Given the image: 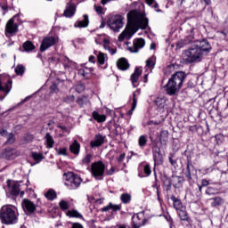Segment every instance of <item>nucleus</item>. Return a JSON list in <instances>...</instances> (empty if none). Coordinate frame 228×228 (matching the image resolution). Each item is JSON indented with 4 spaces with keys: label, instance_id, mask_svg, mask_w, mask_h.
Instances as JSON below:
<instances>
[{
    "label": "nucleus",
    "instance_id": "f257e3e1",
    "mask_svg": "<svg viewBox=\"0 0 228 228\" xmlns=\"http://www.w3.org/2000/svg\"><path fill=\"white\" fill-rule=\"evenodd\" d=\"M126 17L127 23L125 30L118 36V42H124L126 38L129 40L138 29H147L149 28V18L136 10L130 11Z\"/></svg>",
    "mask_w": 228,
    "mask_h": 228
},
{
    "label": "nucleus",
    "instance_id": "f03ea898",
    "mask_svg": "<svg viewBox=\"0 0 228 228\" xmlns=\"http://www.w3.org/2000/svg\"><path fill=\"white\" fill-rule=\"evenodd\" d=\"M211 44L208 39L196 40L188 50L183 52V60L187 63L200 61L205 54L211 53Z\"/></svg>",
    "mask_w": 228,
    "mask_h": 228
},
{
    "label": "nucleus",
    "instance_id": "7ed1b4c3",
    "mask_svg": "<svg viewBox=\"0 0 228 228\" xmlns=\"http://www.w3.org/2000/svg\"><path fill=\"white\" fill-rule=\"evenodd\" d=\"M19 214L15 208L10 205H4L0 209V220L5 225H13L17 224Z\"/></svg>",
    "mask_w": 228,
    "mask_h": 228
},
{
    "label": "nucleus",
    "instance_id": "20e7f679",
    "mask_svg": "<svg viewBox=\"0 0 228 228\" xmlns=\"http://www.w3.org/2000/svg\"><path fill=\"white\" fill-rule=\"evenodd\" d=\"M64 175H66L65 186H67L69 190H77V187L81 186L83 180L78 175L74 173H68L64 174Z\"/></svg>",
    "mask_w": 228,
    "mask_h": 228
},
{
    "label": "nucleus",
    "instance_id": "39448f33",
    "mask_svg": "<svg viewBox=\"0 0 228 228\" xmlns=\"http://www.w3.org/2000/svg\"><path fill=\"white\" fill-rule=\"evenodd\" d=\"M106 170V166L102 161L94 162L91 165V174L96 181H102V175H104V171Z\"/></svg>",
    "mask_w": 228,
    "mask_h": 228
},
{
    "label": "nucleus",
    "instance_id": "423d86ee",
    "mask_svg": "<svg viewBox=\"0 0 228 228\" xmlns=\"http://www.w3.org/2000/svg\"><path fill=\"white\" fill-rule=\"evenodd\" d=\"M107 24L112 31L118 32L124 28V18L122 15H113L108 20Z\"/></svg>",
    "mask_w": 228,
    "mask_h": 228
},
{
    "label": "nucleus",
    "instance_id": "0eeeda50",
    "mask_svg": "<svg viewBox=\"0 0 228 228\" xmlns=\"http://www.w3.org/2000/svg\"><path fill=\"white\" fill-rule=\"evenodd\" d=\"M183 174L189 183H191L193 179H197V169H195V167H193L190 160H187V166Z\"/></svg>",
    "mask_w": 228,
    "mask_h": 228
},
{
    "label": "nucleus",
    "instance_id": "6e6552de",
    "mask_svg": "<svg viewBox=\"0 0 228 228\" xmlns=\"http://www.w3.org/2000/svg\"><path fill=\"white\" fill-rule=\"evenodd\" d=\"M21 206H22L24 212L28 216L33 215V213H35V211H37V205H35V203H33V201H31L28 199H24L22 200Z\"/></svg>",
    "mask_w": 228,
    "mask_h": 228
},
{
    "label": "nucleus",
    "instance_id": "1a4fd4ad",
    "mask_svg": "<svg viewBox=\"0 0 228 228\" xmlns=\"http://www.w3.org/2000/svg\"><path fill=\"white\" fill-rule=\"evenodd\" d=\"M20 152L17 151L15 148H6L2 153L1 158L7 160L15 159Z\"/></svg>",
    "mask_w": 228,
    "mask_h": 228
},
{
    "label": "nucleus",
    "instance_id": "9d476101",
    "mask_svg": "<svg viewBox=\"0 0 228 228\" xmlns=\"http://www.w3.org/2000/svg\"><path fill=\"white\" fill-rule=\"evenodd\" d=\"M186 73L183 71H176L173 74L170 79L176 84L180 88H183V83H184V79H186Z\"/></svg>",
    "mask_w": 228,
    "mask_h": 228
},
{
    "label": "nucleus",
    "instance_id": "9b49d317",
    "mask_svg": "<svg viewBox=\"0 0 228 228\" xmlns=\"http://www.w3.org/2000/svg\"><path fill=\"white\" fill-rule=\"evenodd\" d=\"M56 44V37H46L43 39L40 45V52L45 53L49 47H53Z\"/></svg>",
    "mask_w": 228,
    "mask_h": 228
},
{
    "label": "nucleus",
    "instance_id": "f8f14e48",
    "mask_svg": "<svg viewBox=\"0 0 228 228\" xmlns=\"http://www.w3.org/2000/svg\"><path fill=\"white\" fill-rule=\"evenodd\" d=\"M166 92L168 95H175V94H179V90L181 87L175 84L170 78L167 85L165 86Z\"/></svg>",
    "mask_w": 228,
    "mask_h": 228
},
{
    "label": "nucleus",
    "instance_id": "ddd939ff",
    "mask_svg": "<svg viewBox=\"0 0 228 228\" xmlns=\"http://www.w3.org/2000/svg\"><path fill=\"white\" fill-rule=\"evenodd\" d=\"M152 154L155 165H163V154L158 145L152 147Z\"/></svg>",
    "mask_w": 228,
    "mask_h": 228
},
{
    "label": "nucleus",
    "instance_id": "4468645a",
    "mask_svg": "<svg viewBox=\"0 0 228 228\" xmlns=\"http://www.w3.org/2000/svg\"><path fill=\"white\" fill-rule=\"evenodd\" d=\"M145 46V39L137 38L134 40L133 46L128 47L130 53H138L140 49H143Z\"/></svg>",
    "mask_w": 228,
    "mask_h": 228
},
{
    "label": "nucleus",
    "instance_id": "2eb2a0df",
    "mask_svg": "<svg viewBox=\"0 0 228 228\" xmlns=\"http://www.w3.org/2000/svg\"><path fill=\"white\" fill-rule=\"evenodd\" d=\"M7 186L10 190L11 195L12 197L19 196V193H20V184H19V182H12L10 180L7 181Z\"/></svg>",
    "mask_w": 228,
    "mask_h": 228
},
{
    "label": "nucleus",
    "instance_id": "dca6fc26",
    "mask_svg": "<svg viewBox=\"0 0 228 228\" xmlns=\"http://www.w3.org/2000/svg\"><path fill=\"white\" fill-rule=\"evenodd\" d=\"M104 140H106V135H102V134H97L94 136V140L91 141L90 145L94 149L95 147H101L104 143Z\"/></svg>",
    "mask_w": 228,
    "mask_h": 228
},
{
    "label": "nucleus",
    "instance_id": "f3484780",
    "mask_svg": "<svg viewBox=\"0 0 228 228\" xmlns=\"http://www.w3.org/2000/svg\"><path fill=\"white\" fill-rule=\"evenodd\" d=\"M17 28L19 27L17 26V24H15L13 18H12L11 20H8L6 24L5 31L12 35L13 33H17Z\"/></svg>",
    "mask_w": 228,
    "mask_h": 228
},
{
    "label": "nucleus",
    "instance_id": "a211bd4d",
    "mask_svg": "<svg viewBox=\"0 0 228 228\" xmlns=\"http://www.w3.org/2000/svg\"><path fill=\"white\" fill-rule=\"evenodd\" d=\"M76 14V4L68 3L64 11V17H74Z\"/></svg>",
    "mask_w": 228,
    "mask_h": 228
},
{
    "label": "nucleus",
    "instance_id": "6ab92c4d",
    "mask_svg": "<svg viewBox=\"0 0 228 228\" xmlns=\"http://www.w3.org/2000/svg\"><path fill=\"white\" fill-rule=\"evenodd\" d=\"M12 79H9L5 84L3 85V82L0 81V92H4L5 95L10 94V90H12Z\"/></svg>",
    "mask_w": 228,
    "mask_h": 228
},
{
    "label": "nucleus",
    "instance_id": "aec40b11",
    "mask_svg": "<svg viewBox=\"0 0 228 228\" xmlns=\"http://www.w3.org/2000/svg\"><path fill=\"white\" fill-rule=\"evenodd\" d=\"M21 53H32V51H35L36 46L31 41H26L22 45Z\"/></svg>",
    "mask_w": 228,
    "mask_h": 228
},
{
    "label": "nucleus",
    "instance_id": "412c9836",
    "mask_svg": "<svg viewBox=\"0 0 228 228\" xmlns=\"http://www.w3.org/2000/svg\"><path fill=\"white\" fill-rule=\"evenodd\" d=\"M170 199H171V200L173 202V206H174L175 209H176V211H180L181 209H183L184 208V206L183 205V201H181V200L179 198H176L175 196L172 195Z\"/></svg>",
    "mask_w": 228,
    "mask_h": 228
},
{
    "label": "nucleus",
    "instance_id": "4be33fe9",
    "mask_svg": "<svg viewBox=\"0 0 228 228\" xmlns=\"http://www.w3.org/2000/svg\"><path fill=\"white\" fill-rule=\"evenodd\" d=\"M117 67L119 69V70H127L129 69V62L127 61V59L121 58L117 61Z\"/></svg>",
    "mask_w": 228,
    "mask_h": 228
},
{
    "label": "nucleus",
    "instance_id": "5701e85b",
    "mask_svg": "<svg viewBox=\"0 0 228 228\" xmlns=\"http://www.w3.org/2000/svg\"><path fill=\"white\" fill-rule=\"evenodd\" d=\"M145 219H141L139 215H137L136 216H134L132 217L133 227L140 228L142 227V225H145V223H143Z\"/></svg>",
    "mask_w": 228,
    "mask_h": 228
},
{
    "label": "nucleus",
    "instance_id": "b1692460",
    "mask_svg": "<svg viewBox=\"0 0 228 228\" xmlns=\"http://www.w3.org/2000/svg\"><path fill=\"white\" fill-rule=\"evenodd\" d=\"M84 20L77 21L74 25L75 28H88L90 20H88L87 14H84Z\"/></svg>",
    "mask_w": 228,
    "mask_h": 228
},
{
    "label": "nucleus",
    "instance_id": "393cba45",
    "mask_svg": "<svg viewBox=\"0 0 228 228\" xmlns=\"http://www.w3.org/2000/svg\"><path fill=\"white\" fill-rule=\"evenodd\" d=\"M210 200H212V202H211L212 208H218V207L224 206V204H225V200H224V198H222V197H215V198L210 199Z\"/></svg>",
    "mask_w": 228,
    "mask_h": 228
},
{
    "label": "nucleus",
    "instance_id": "a878e982",
    "mask_svg": "<svg viewBox=\"0 0 228 228\" xmlns=\"http://www.w3.org/2000/svg\"><path fill=\"white\" fill-rule=\"evenodd\" d=\"M140 76H142V69L140 68H136L134 72L131 75V81H132V85L134 86H134L135 83H138V79L140 77Z\"/></svg>",
    "mask_w": 228,
    "mask_h": 228
},
{
    "label": "nucleus",
    "instance_id": "bb28decb",
    "mask_svg": "<svg viewBox=\"0 0 228 228\" xmlns=\"http://www.w3.org/2000/svg\"><path fill=\"white\" fill-rule=\"evenodd\" d=\"M0 134L2 136H8L6 143H8L9 145H12V143H13V142H15V138L13 137V134H8V131L2 129L0 130Z\"/></svg>",
    "mask_w": 228,
    "mask_h": 228
},
{
    "label": "nucleus",
    "instance_id": "cd10ccee",
    "mask_svg": "<svg viewBox=\"0 0 228 228\" xmlns=\"http://www.w3.org/2000/svg\"><path fill=\"white\" fill-rule=\"evenodd\" d=\"M162 183L164 188H166V191H170V190H172V180H170L167 175L162 176Z\"/></svg>",
    "mask_w": 228,
    "mask_h": 228
},
{
    "label": "nucleus",
    "instance_id": "c85d7f7f",
    "mask_svg": "<svg viewBox=\"0 0 228 228\" xmlns=\"http://www.w3.org/2000/svg\"><path fill=\"white\" fill-rule=\"evenodd\" d=\"M45 139L46 140L45 143L47 149H53V147H54V139L53 138V135H51V134L47 132L45 134Z\"/></svg>",
    "mask_w": 228,
    "mask_h": 228
},
{
    "label": "nucleus",
    "instance_id": "c756f323",
    "mask_svg": "<svg viewBox=\"0 0 228 228\" xmlns=\"http://www.w3.org/2000/svg\"><path fill=\"white\" fill-rule=\"evenodd\" d=\"M178 213V216L181 220H183V222H191V219L190 218V216H188V212H186V210H177Z\"/></svg>",
    "mask_w": 228,
    "mask_h": 228
},
{
    "label": "nucleus",
    "instance_id": "7c9ffc66",
    "mask_svg": "<svg viewBox=\"0 0 228 228\" xmlns=\"http://www.w3.org/2000/svg\"><path fill=\"white\" fill-rule=\"evenodd\" d=\"M79 149H81V145L77 141H74L73 143L69 146L70 152L76 156L79 154Z\"/></svg>",
    "mask_w": 228,
    "mask_h": 228
},
{
    "label": "nucleus",
    "instance_id": "2f4dec72",
    "mask_svg": "<svg viewBox=\"0 0 228 228\" xmlns=\"http://www.w3.org/2000/svg\"><path fill=\"white\" fill-rule=\"evenodd\" d=\"M103 47L112 55L117 53V48H110L109 39H103Z\"/></svg>",
    "mask_w": 228,
    "mask_h": 228
},
{
    "label": "nucleus",
    "instance_id": "473e14b6",
    "mask_svg": "<svg viewBox=\"0 0 228 228\" xmlns=\"http://www.w3.org/2000/svg\"><path fill=\"white\" fill-rule=\"evenodd\" d=\"M93 118L96 120V122H106V115H101L97 111L93 112Z\"/></svg>",
    "mask_w": 228,
    "mask_h": 228
},
{
    "label": "nucleus",
    "instance_id": "72a5a7b5",
    "mask_svg": "<svg viewBox=\"0 0 228 228\" xmlns=\"http://www.w3.org/2000/svg\"><path fill=\"white\" fill-rule=\"evenodd\" d=\"M155 104L156 106H158L159 108H165V106H167V98L165 97H158L155 100Z\"/></svg>",
    "mask_w": 228,
    "mask_h": 228
},
{
    "label": "nucleus",
    "instance_id": "f704fd0d",
    "mask_svg": "<svg viewBox=\"0 0 228 228\" xmlns=\"http://www.w3.org/2000/svg\"><path fill=\"white\" fill-rule=\"evenodd\" d=\"M45 197L48 199V200H54V199L57 197V194L54 190L50 189L45 192Z\"/></svg>",
    "mask_w": 228,
    "mask_h": 228
},
{
    "label": "nucleus",
    "instance_id": "c9c22d12",
    "mask_svg": "<svg viewBox=\"0 0 228 228\" xmlns=\"http://www.w3.org/2000/svg\"><path fill=\"white\" fill-rule=\"evenodd\" d=\"M120 200L123 204H129L131 202V194L127 192L121 194Z\"/></svg>",
    "mask_w": 228,
    "mask_h": 228
},
{
    "label": "nucleus",
    "instance_id": "e433bc0d",
    "mask_svg": "<svg viewBox=\"0 0 228 228\" xmlns=\"http://www.w3.org/2000/svg\"><path fill=\"white\" fill-rule=\"evenodd\" d=\"M24 72H26V68L22 64H19L15 68V73L17 76H24Z\"/></svg>",
    "mask_w": 228,
    "mask_h": 228
},
{
    "label": "nucleus",
    "instance_id": "4c0bfd02",
    "mask_svg": "<svg viewBox=\"0 0 228 228\" xmlns=\"http://www.w3.org/2000/svg\"><path fill=\"white\" fill-rule=\"evenodd\" d=\"M68 216H71L73 218H83V215L77 212V210H69L67 213Z\"/></svg>",
    "mask_w": 228,
    "mask_h": 228
},
{
    "label": "nucleus",
    "instance_id": "58836bf2",
    "mask_svg": "<svg viewBox=\"0 0 228 228\" xmlns=\"http://www.w3.org/2000/svg\"><path fill=\"white\" fill-rule=\"evenodd\" d=\"M86 102H88V98L86 96H80L77 99V103L80 108H83Z\"/></svg>",
    "mask_w": 228,
    "mask_h": 228
},
{
    "label": "nucleus",
    "instance_id": "ea45409f",
    "mask_svg": "<svg viewBox=\"0 0 228 228\" xmlns=\"http://www.w3.org/2000/svg\"><path fill=\"white\" fill-rule=\"evenodd\" d=\"M32 158L35 161H37V163H40L45 157L42 153L32 152Z\"/></svg>",
    "mask_w": 228,
    "mask_h": 228
},
{
    "label": "nucleus",
    "instance_id": "a19ab883",
    "mask_svg": "<svg viewBox=\"0 0 228 228\" xmlns=\"http://www.w3.org/2000/svg\"><path fill=\"white\" fill-rule=\"evenodd\" d=\"M156 0H146L147 4H149V6H152L153 4V8L156 10V12H161V9L159 8V4H158V3L155 2Z\"/></svg>",
    "mask_w": 228,
    "mask_h": 228
},
{
    "label": "nucleus",
    "instance_id": "79ce46f5",
    "mask_svg": "<svg viewBox=\"0 0 228 228\" xmlns=\"http://www.w3.org/2000/svg\"><path fill=\"white\" fill-rule=\"evenodd\" d=\"M139 147L143 149L147 145V137L145 135H141L138 140Z\"/></svg>",
    "mask_w": 228,
    "mask_h": 228
},
{
    "label": "nucleus",
    "instance_id": "37998d69",
    "mask_svg": "<svg viewBox=\"0 0 228 228\" xmlns=\"http://www.w3.org/2000/svg\"><path fill=\"white\" fill-rule=\"evenodd\" d=\"M97 61L100 65H104L106 61V57H104V53L102 52H99L97 55Z\"/></svg>",
    "mask_w": 228,
    "mask_h": 228
},
{
    "label": "nucleus",
    "instance_id": "c03bdc74",
    "mask_svg": "<svg viewBox=\"0 0 228 228\" xmlns=\"http://www.w3.org/2000/svg\"><path fill=\"white\" fill-rule=\"evenodd\" d=\"M160 142H168V131L164 130L160 133Z\"/></svg>",
    "mask_w": 228,
    "mask_h": 228
},
{
    "label": "nucleus",
    "instance_id": "a18cd8bd",
    "mask_svg": "<svg viewBox=\"0 0 228 228\" xmlns=\"http://www.w3.org/2000/svg\"><path fill=\"white\" fill-rule=\"evenodd\" d=\"M59 206L62 211H67V209H69V202H67L63 200L60 201Z\"/></svg>",
    "mask_w": 228,
    "mask_h": 228
},
{
    "label": "nucleus",
    "instance_id": "49530a36",
    "mask_svg": "<svg viewBox=\"0 0 228 228\" xmlns=\"http://www.w3.org/2000/svg\"><path fill=\"white\" fill-rule=\"evenodd\" d=\"M143 172L146 175V177H149L151 174H152V170L151 169V165L147 164L143 167Z\"/></svg>",
    "mask_w": 228,
    "mask_h": 228
},
{
    "label": "nucleus",
    "instance_id": "de8ad7c7",
    "mask_svg": "<svg viewBox=\"0 0 228 228\" xmlns=\"http://www.w3.org/2000/svg\"><path fill=\"white\" fill-rule=\"evenodd\" d=\"M138 102V99H136V93L133 94V102H132V111L136 110V104Z\"/></svg>",
    "mask_w": 228,
    "mask_h": 228
},
{
    "label": "nucleus",
    "instance_id": "09e8293b",
    "mask_svg": "<svg viewBox=\"0 0 228 228\" xmlns=\"http://www.w3.org/2000/svg\"><path fill=\"white\" fill-rule=\"evenodd\" d=\"M75 90L77 94H82V92H85V86L83 84H78L76 86Z\"/></svg>",
    "mask_w": 228,
    "mask_h": 228
},
{
    "label": "nucleus",
    "instance_id": "8fccbe9b",
    "mask_svg": "<svg viewBox=\"0 0 228 228\" xmlns=\"http://www.w3.org/2000/svg\"><path fill=\"white\" fill-rule=\"evenodd\" d=\"M74 99H76L74 95H69V96L64 97L63 102H67L68 104H70V102H74Z\"/></svg>",
    "mask_w": 228,
    "mask_h": 228
},
{
    "label": "nucleus",
    "instance_id": "3c124183",
    "mask_svg": "<svg viewBox=\"0 0 228 228\" xmlns=\"http://www.w3.org/2000/svg\"><path fill=\"white\" fill-rule=\"evenodd\" d=\"M216 193V190L213 187H208L206 190L207 195H215Z\"/></svg>",
    "mask_w": 228,
    "mask_h": 228
},
{
    "label": "nucleus",
    "instance_id": "603ef678",
    "mask_svg": "<svg viewBox=\"0 0 228 228\" xmlns=\"http://www.w3.org/2000/svg\"><path fill=\"white\" fill-rule=\"evenodd\" d=\"M83 163L86 165H88V163H90V161H92V155L87 154L84 159H83Z\"/></svg>",
    "mask_w": 228,
    "mask_h": 228
},
{
    "label": "nucleus",
    "instance_id": "864d4df0",
    "mask_svg": "<svg viewBox=\"0 0 228 228\" xmlns=\"http://www.w3.org/2000/svg\"><path fill=\"white\" fill-rule=\"evenodd\" d=\"M59 156H67V148H61L57 151Z\"/></svg>",
    "mask_w": 228,
    "mask_h": 228
},
{
    "label": "nucleus",
    "instance_id": "5fc2aeb1",
    "mask_svg": "<svg viewBox=\"0 0 228 228\" xmlns=\"http://www.w3.org/2000/svg\"><path fill=\"white\" fill-rule=\"evenodd\" d=\"M50 90H51V92H53L54 94H58V85L56 83H53L50 86Z\"/></svg>",
    "mask_w": 228,
    "mask_h": 228
},
{
    "label": "nucleus",
    "instance_id": "6e6d98bb",
    "mask_svg": "<svg viewBox=\"0 0 228 228\" xmlns=\"http://www.w3.org/2000/svg\"><path fill=\"white\" fill-rule=\"evenodd\" d=\"M110 209H112V211H120V209H122V206L121 205H113V203H111Z\"/></svg>",
    "mask_w": 228,
    "mask_h": 228
},
{
    "label": "nucleus",
    "instance_id": "4d7b16f0",
    "mask_svg": "<svg viewBox=\"0 0 228 228\" xmlns=\"http://www.w3.org/2000/svg\"><path fill=\"white\" fill-rule=\"evenodd\" d=\"M146 66L149 68V69H152V67H154V61H152V59H148L146 61Z\"/></svg>",
    "mask_w": 228,
    "mask_h": 228
},
{
    "label": "nucleus",
    "instance_id": "13d9d810",
    "mask_svg": "<svg viewBox=\"0 0 228 228\" xmlns=\"http://www.w3.org/2000/svg\"><path fill=\"white\" fill-rule=\"evenodd\" d=\"M94 10L98 15L102 14V6L101 5H94Z\"/></svg>",
    "mask_w": 228,
    "mask_h": 228
},
{
    "label": "nucleus",
    "instance_id": "bf43d9fd",
    "mask_svg": "<svg viewBox=\"0 0 228 228\" xmlns=\"http://www.w3.org/2000/svg\"><path fill=\"white\" fill-rule=\"evenodd\" d=\"M166 220L168 222L170 228L174 227V219L170 216H166Z\"/></svg>",
    "mask_w": 228,
    "mask_h": 228
},
{
    "label": "nucleus",
    "instance_id": "052dcab7",
    "mask_svg": "<svg viewBox=\"0 0 228 228\" xmlns=\"http://www.w3.org/2000/svg\"><path fill=\"white\" fill-rule=\"evenodd\" d=\"M173 158H174V155L168 158L169 163L172 165V167H175L177 165V160L174 159Z\"/></svg>",
    "mask_w": 228,
    "mask_h": 228
},
{
    "label": "nucleus",
    "instance_id": "680f3d73",
    "mask_svg": "<svg viewBox=\"0 0 228 228\" xmlns=\"http://www.w3.org/2000/svg\"><path fill=\"white\" fill-rule=\"evenodd\" d=\"M119 129H122V127L120 126H115V130H114L115 136H118V134H120Z\"/></svg>",
    "mask_w": 228,
    "mask_h": 228
},
{
    "label": "nucleus",
    "instance_id": "e2e57ef3",
    "mask_svg": "<svg viewBox=\"0 0 228 228\" xmlns=\"http://www.w3.org/2000/svg\"><path fill=\"white\" fill-rule=\"evenodd\" d=\"M110 209H111V202L109 203L108 206L102 208V213H106V212L110 211Z\"/></svg>",
    "mask_w": 228,
    "mask_h": 228
},
{
    "label": "nucleus",
    "instance_id": "0e129e2a",
    "mask_svg": "<svg viewBox=\"0 0 228 228\" xmlns=\"http://www.w3.org/2000/svg\"><path fill=\"white\" fill-rule=\"evenodd\" d=\"M198 129L199 126H197V125H193L189 127V131H191V133H195L196 131H198Z\"/></svg>",
    "mask_w": 228,
    "mask_h": 228
},
{
    "label": "nucleus",
    "instance_id": "69168bd1",
    "mask_svg": "<svg viewBox=\"0 0 228 228\" xmlns=\"http://www.w3.org/2000/svg\"><path fill=\"white\" fill-rule=\"evenodd\" d=\"M124 159H126V153L120 154L119 157L118 158V163H122V161H124Z\"/></svg>",
    "mask_w": 228,
    "mask_h": 228
},
{
    "label": "nucleus",
    "instance_id": "338daca9",
    "mask_svg": "<svg viewBox=\"0 0 228 228\" xmlns=\"http://www.w3.org/2000/svg\"><path fill=\"white\" fill-rule=\"evenodd\" d=\"M175 181H177L178 184L184 183V178L183 176H175Z\"/></svg>",
    "mask_w": 228,
    "mask_h": 228
},
{
    "label": "nucleus",
    "instance_id": "774afa93",
    "mask_svg": "<svg viewBox=\"0 0 228 228\" xmlns=\"http://www.w3.org/2000/svg\"><path fill=\"white\" fill-rule=\"evenodd\" d=\"M72 228H83L82 224L79 223H74Z\"/></svg>",
    "mask_w": 228,
    "mask_h": 228
}]
</instances>
